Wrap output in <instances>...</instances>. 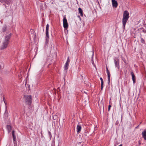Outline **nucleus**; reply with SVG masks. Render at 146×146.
Listing matches in <instances>:
<instances>
[{"mask_svg": "<svg viewBox=\"0 0 146 146\" xmlns=\"http://www.w3.org/2000/svg\"><path fill=\"white\" fill-rule=\"evenodd\" d=\"M129 13L127 11H124L123 14V17L122 18V24L123 25V28L124 29L125 27V25L126 22L129 18Z\"/></svg>", "mask_w": 146, "mask_h": 146, "instance_id": "nucleus-1", "label": "nucleus"}, {"mask_svg": "<svg viewBox=\"0 0 146 146\" xmlns=\"http://www.w3.org/2000/svg\"><path fill=\"white\" fill-rule=\"evenodd\" d=\"M131 75L132 77V80L133 81V82L134 83L135 82V77L133 73V72H131Z\"/></svg>", "mask_w": 146, "mask_h": 146, "instance_id": "nucleus-11", "label": "nucleus"}, {"mask_svg": "<svg viewBox=\"0 0 146 146\" xmlns=\"http://www.w3.org/2000/svg\"><path fill=\"white\" fill-rule=\"evenodd\" d=\"M69 64L67 63H66L65 64L64 66V69L66 70L68 68Z\"/></svg>", "mask_w": 146, "mask_h": 146, "instance_id": "nucleus-17", "label": "nucleus"}, {"mask_svg": "<svg viewBox=\"0 0 146 146\" xmlns=\"http://www.w3.org/2000/svg\"><path fill=\"white\" fill-rule=\"evenodd\" d=\"M3 101H4V103H5V105H6V102H5V100L4 98H3Z\"/></svg>", "mask_w": 146, "mask_h": 146, "instance_id": "nucleus-27", "label": "nucleus"}, {"mask_svg": "<svg viewBox=\"0 0 146 146\" xmlns=\"http://www.w3.org/2000/svg\"><path fill=\"white\" fill-rule=\"evenodd\" d=\"M49 27V25L47 24L46 26V36H48V29Z\"/></svg>", "mask_w": 146, "mask_h": 146, "instance_id": "nucleus-10", "label": "nucleus"}, {"mask_svg": "<svg viewBox=\"0 0 146 146\" xmlns=\"http://www.w3.org/2000/svg\"><path fill=\"white\" fill-rule=\"evenodd\" d=\"M106 71L108 74V84H109L110 81V72L108 70V68H106Z\"/></svg>", "mask_w": 146, "mask_h": 146, "instance_id": "nucleus-7", "label": "nucleus"}, {"mask_svg": "<svg viewBox=\"0 0 146 146\" xmlns=\"http://www.w3.org/2000/svg\"><path fill=\"white\" fill-rule=\"evenodd\" d=\"M81 129V127L80 125H78L77 126V131L78 132L80 131Z\"/></svg>", "mask_w": 146, "mask_h": 146, "instance_id": "nucleus-13", "label": "nucleus"}, {"mask_svg": "<svg viewBox=\"0 0 146 146\" xmlns=\"http://www.w3.org/2000/svg\"><path fill=\"white\" fill-rule=\"evenodd\" d=\"M51 35L52 36H53V35H52V33H51Z\"/></svg>", "mask_w": 146, "mask_h": 146, "instance_id": "nucleus-30", "label": "nucleus"}, {"mask_svg": "<svg viewBox=\"0 0 146 146\" xmlns=\"http://www.w3.org/2000/svg\"><path fill=\"white\" fill-rule=\"evenodd\" d=\"M114 62L115 65V67L117 68L119 70V60L117 57H115L114 59Z\"/></svg>", "mask_w": 146, "mask_h": 146, "instance_id": "nucleus-3", "label": "nucleus"}, {"mask_svg": "<svg viewBox=\"0 0 146 146\" xmlns=\"http://www.w3.org/2000/svg\"><path fill=\"white\" fill-rule=\"evenodd\" d=\"M142 137L145 140H146V129H144L142 132Z\"/></svg>", "mask_w": 146, "mask_h": 146, "instance_id": "nucleus-8", "label": "nucleus"}, {"mask_svg": "<svg viewBox=\"0 0 146 146\" xmlns=\"http://www.w3.org/2000/svg\"><path fill=\"white\" fill-rule=\"evenodd\" d=\"M141 41L142 42V43H144V40L143 38H141Z\"/></svg>", "mask_w": 146, "mask_h": 146, "instance_id": "nucleus-22", "label": "nucleus"}, {"mask_svg": "<svg viewBox=\"0 0 146 146\" xmlns=\"http://www.w3.org/2000/svg\"><path fill=\"white\" fill-rule=\"evenodd\" d=\"M78 11L80 16H83V11L82 9L80 8H79L78 9Z\"/></svg>", "mask_w": 146, "mask_h": 146, "instance_id": "nucleus-12", "label": "nucleus"}, {"mask_svg": "<svg viewBox=\"0 0 146 146\" xmlns=\"http://www.w3.org/2000/svg\"><path fill=\"white\" fill-rule=\"evenodd\" d=\"M63 27L64 28V31L65 29H66L68 27V25L67 23V20L65 17H64L63 19Z\"/></svg>", "mask_w": 146, "mask_h": 146, "instance_id": "nucleus-5", "label": "nucleus"}, {"mask_svg": "<svg viewBox=\"0 0 146 146\" xmlns=\"http://www.w3.org/2000/svg\"><path fill=\"white\" fill-rule=\"evenodd\" d=\"M69 62H70V60L69 59V58L68 57V59L67 60V61H66V63H67L68 64H69Z\"/></svg>", "mask_w": 146, "mask_h": 146, "instance_id": "nucleus-20", "label": "nucleus"}, {"mask_svg": "<svg viewBox=\"0 0 146 146\" xmlns=\"http://www.w3.org/2000/svg\"><path fill=\"white\" fill-rule=\"evenodd\" d=\"M7 29V27L6 25H4L2 28V31L3 32H5L6 31Z\"/></svg>", "mask_w": 146, "mask_h": 146, "instance_id": "nucleus-14", "label": "nucleus"}, {"mask_svg": "<svg viewBox=\"0 0 146 146\" xmlns=\"http://www.w3.org/2000/svg\"><path fill=\"white\" fill-rule=\"evenodd\" d=\"M46 42L48 43L49 40V37H46Z\"/></svg>", "mask_w": 146, "mask_h": 146, "instance_id": "nucleus-19", "label": "nucleus"}, {"mask_svg": "<svg viewBox=\"0 0 146 146\" xmlns=\"http://www.w3.org/2000/svg\"><path fill=\"white\" fill-rule=\"evenodd\" d=\"M119 146H122V144H120Z\"/></svg>", "mask_w": 146, "mask_h": 146, "instance_id": "nucleus-29", "label": "nucleus"}, {"mask_svg": "<svg viewBox=\"0 0 146 146\" xmlns=\"http://www.w3.org/2000/svg\"><path fill=\"white\" fill-rule=\"evenodd\" d=\"M9 39V37H5V39L1 46V49H4L7 47L8 41Z\"/></svg>", "mask_w": 146, "mask_h": 146, "instance_id": "nucleus-2", "label": "nucleus"}, {"mask_svg": "<svg viewBox=\"0 0 146 146\" xmlns=\"http://www.w3.org/2000/svg\"><path fill=\"white\" fill-rule=\"evenodd\" d=\"M24 98L25 101L29 104H30L31 102V96H24Z\"/></svg>", "mask_w": 146, "mask_h": 146, "instance_id": "nucleus-4", "label": "nucleus"}, {"mask_svg": "<svg viewBox=\"0 0 146 146\" xmlns=\"http://www.w3.org/2000/svg\"><path fill=\"white\" fill-rule=\"evenodd\" d=\"M112 3L113 7L116 8L117 6V2L115 0H112Z\"/></svg>", "mask_w": 146, "mask_h": 146, "instance_id": "nucleus-6", "label": "nucleus"}, {"mask_svg": "<svg viewBox=\"0 0 146 146\" xmlns=\"http://www.w3.org/2000/svg\"><path fill=\"white\" fill-rule=\"evenodd\" d=\"M11 0H0V1L4 3L7 4H9L11 2Z\"/></svg>", "mask_w": 146, "mask_h": 146, "instance_id": "nucleus-9", "label": "nucleus"}, {"mask_svg": "<svg viewBox=\"0 0 146 146\" xmlns=\"http://www.w3.org/2000/svg\"><path fill=\"white\" fill-rule=\"evenodd\" d=\"M12 135L13 136V139L14 141H15L16 137L15 135V132L13 130L12 131Z\"/></svg>", "mask_w": 146, "mask_h": 146, "instance_id": "nucleus-15", "label": "nucleus"}, {"mask_svg": "<svg viewBox=\"0 0 146 146\" xmlns=\"http://www.w3.org/2000/svg\"><path fill=\"white\" fill-rule=\"evenodd\" d=\"M111 107V106L110 105H109L108 106V109L109 111L110 110Z\"/></svg>", "mask_w": 146, "mask_h": 146, "instance_id": "nucleus-23", "label": "nucleus"}, {"mask_svg": "<svg viewBox=\"0 0 146 146\" xmlns=\"http://www.w3.org/2000/svg\"><path fill=\"white\" fill-rule=\"evenodd\" d=\"M2 66L0 64V69L2 68Z\"/></svg>", "mask_w": 146, "mask_h": 146, "instance_id": "nucleus-28", "label": "nucleus"}, {"mask_svg": "<svg viewBox=\"0 0 146 146\" xmlns=\"http://www.w3.org/2000/svg\"><path fill=\"white\" fill-rule=\"evenodd\" d=\"M7 128L9 132L11 131V126L9 125H7Z\"/></svg>", "mask_w": 146, "mask_h": 146, "instance_id": "nucleus-16", "label": "nucleus"}, {"mask_svg": "<svg viewBox=\"0 0 146 146\" xmlns=\"http://www.w3.org/2000/svg\"><path fill=\"white\" fill-rule=\"evenodd\" d=\"M143 32L144 33H145L146 32V31L144 29L143 30Z\"/></svg>", "mask_w": 146, "mask_h": 146, "instance_id": "nucleus-26", "label": "nucleus"}, {"mask_svg": "<svg viewBox=\"0 0 146 146\" xmlns=\"http://www.w3.org/2000/svg\"><path fill=\"white\" fill-rule=\"evenodd\" d=\"M34 36H36V35L35 34Z\"/></svg>", "mask_w": 146, "mask_h": 146, "instance_id": "nucleus-31", "label": "nucleus"}, {"mask_svg": "<svg viewBox=\"0 0 146 146\" xmlns=\"http://www.w3.org/2000/svg\"><path fill=\"white\" fill-rule=\"evenodd\" d=\"M100 80L101 81V84H103V79L102 78H100Z\"/></svg>", "mask_w": 146, "mask_h": 146, "instance_id": "nucleus-21", "label": "nucleus"}, {"mask_svg": "<svg viewBox=\"0 0 146 146\" xmlns=\"http://www.w3.org/2000/svg\"><path fill=\"white\" fill-rule=\"evenodd\" d=\"M103 84H101V90H102L103 88Z\"/></svg>", "mask_w": 146, "mask_h": 146, "instance_id": "nucleus-25", "label": "nucleus"}, {"mask_svg": "<svg viewBox=\"0 0 146 146\" xmlns=\"http://www.w3.org/2000/svg\"><path fill=\"white\" fill-rule=\"evenodd\" d=\"M114 146H116V145H114Z\"/></svg>", "mask_w": 146, "mask_h": 146, "instance_id": "nucleus-32", "label": "nucleus"}, {"mask_svg": "<svg viewBox=\"0 0 146 146\" xmlns=\"http://www.w3.org/2000/svg\"><path fill=\"white\" fill-rule=\"evenodd\" d=\"M94 55V53L93 52V54H92V63L93 65L94 66L96 67V66L94 64V62L93 61V56Z\"/></svg>", "mask_w": 146, "mask_h": 146, "instance_id": "nucleus-18", "label": "nucleus"}, {"mask_svg": "<svg viewBox=\"0 0 146 146\" xmlns=\"http://www.w3.org/2000/svg\"><path fill=\"white\" fill-rule=\"evenodd\" d=\"M30 31H31V32L32 33L31 34H32V33L34 32V30L32 29H31Z\"/></svg>", "mask_w": 146, "mask_h": 146, "instance_id": "nucleus-24", "label": "nucleus"}]
</instances>
